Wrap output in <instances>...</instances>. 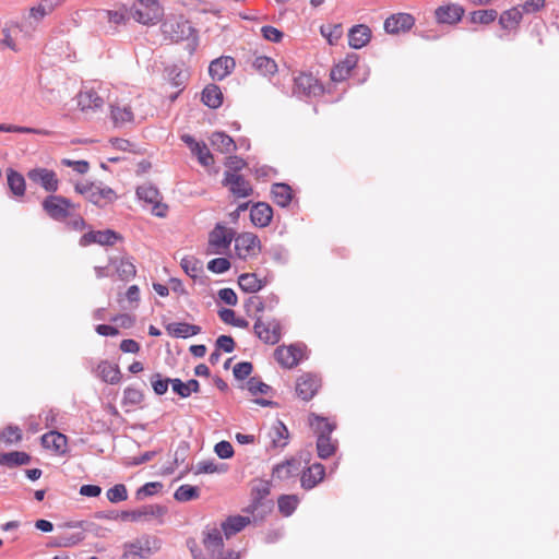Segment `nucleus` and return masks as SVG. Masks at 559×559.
<instances>
[{
	"instance_id": "f257e3e1",
	"label": "nucleus",
	"mask_w": 559,
	"mask_h": 559,
	"mask_svg": "<svg viewBox=\"0 0 559 559\" xmlns=\"http://www.w3.org/2000/svg\"><path fill=\"white\" fill-rule=\"evenodd\" d=\"M160 28L165 38L174 43L188 40L190 38H193L194 41L197 39L195 28L188 20L183 19V16H170L166 19Z\"/></svg>"
},
{
	"instance_id": "f03ea898",
	"label": "nucleus",
	"mask_w": 559,
	"mask_h": 559,
	"mask_svg": "<svg viewBox=\"0 0 559 559\" xmlns=\"http://www.w3.org/2000/svg\"><path fill=\"white\" fill-rule=\"evenodd\" d=\"M41 207L46 215L56 222H64L72 216L75 210V205L70 199L55 193L43 200Z\"/></svg>"
},
{
	"instance_id": "7ed1b4c3",
	"label": "nucleus",
	"mask_w": 559,
	"mask_h": 559,
	"mask_svg": "<svg viewBox=\"0 0 559 559\" xmlns=\"http://www.w3.org/2000/svg\"><path fill=\"white\" fill-rule=\"evenodd\" d=\"M74 189L97 206H105L117 199L116 192L109 187H100L94 182L76 183Z\"/></svg>"
},
{
	"instance_id": "20e7f679",
	"label": "nucleus",
	"mask_w": 559,
	"mask_h": 559,
	"mask_svg": "<svg viewBox=\"0 0 559 559\" xmlns=\"http://www.w3.org/2000/svg\"><path fill=\"white\" fill-rule=\"evenodd\" d=\"M253 331L257 337L265 344L275 345L282 338V325L275 318L264 321L262 317H257Z\"/></svg>"
},
{
	"instance_id": "39448f33",
	"label": "nucleus",
	"mask_w": 559,
	"mask_h": 559,
	"mask_svg": "<svg viewBox=\"0 0 559 559\" xmlns=\"http://www.w3.org/2000/svg\"><path fill=\"white\" fill-rule=\"evenodd\" d=\"M235 230L227 228L224 224L217 223L209 234V252L219 254L230 247L235 238Z\"/></svg>"
},
{
	"instance_id": "423d86ee",
	"label": "nucleus",
	"mask_w": 559,
	"mask_h": 559,
	"mask_svg": "<svg viewBox=\"0 0 559 559\" xmlns=\"http://www.w3.org/2000/svg\"><path fill=\"white\" fill-rule=\"evenodd\" d=\"M202 535V544L211 559L228 557V552L224 554V540L218 527L206 525Z\"/></svg>"
},
{
	"instance_id": "0eeeda50",
	"label": "nucleus",
	"mask_w": 559,
	"mask_h": 559,
	"mask_svg": "<svg viewBox=\"0 0 559 559\" xmlns=\"http://www.w3.org/2000/svg\"><path fill=\"white\" fill-rule=\"evenodd\" d=\"M136 195L140 200L152 205V214L157 217H165L168 205L162 202L159 190L152 183H144L136 188Z\"/></svg>"
},
{
	"instance_id": "6e6552de",
	"label": "nucleus",
	"mask_w": 559,
	"mask_h": 559,
	"mask_svg": "<svg viewBox=\"0 0 559 559\" xmlns=\"http://www.w3.org/2000/svg\"><path fill=\"white\" fill-rule=\"evenodd\" d=\"M305 349L302 344L282 345L274 350V358L282 367L292 369L304 359Z\"/></svg>"
},
{
	"instance_id": "1a4fd4ad",
	"label": "nucleus",
	"mask_w": 559,
	"mask_h": 559,
	"mask_svg": "<svg viewBox=\"0 0 559 559\" xmlns=\"http://www.w3.org/2000/svg\"><path fill=\"white\" fill-rule=\"evenodd\" d=\"M26 176L32 183L41 187L49 194L55 193L59 188V179L52 169L36 167L29 169Z\"/></svg>"
},
{
	"instance_id": "9d476101",
	"label": "nucleus",
	"mask_w": 559,
	"mask_h": 559,
	"mask_svg": "<svg viewBox=\"0 0 559 559\" xmlns=\"http://www.w3.org/2000/svg\"><path fill=\"white\" fill-rule=\"evenodd\" d=\"M294 93L298 96L316 97L324 93V87L311 73H300L294 80Z\"/></svg>"
},
{
	"instance_id": "9b49d317",
	"label": "nucleus",
	"mask_w": 559,
	"mask_h": 559,
	"mask_svg": "<svg viewBox=\"0 0 559 559\" xmlns=\"http://www.w3.org/2000/svg\"><path fill=\"white\" fill-rule=\"evenodd\" d=\"M321 388V379L312 373H304L296 381V394L302 401H310Z\"/></svg>"
},
{
	"instance_id": "f8f14e48",
	"label": "nucleus",
	"mask_w": 559,
	"mask_h": 559,
	"mask_svg": "<svg viewBox=\"0 0 559 559\" xmlns=\"http://www.w3.org/2000/svg\"><path fill=\"white\" fill-rule=\"evenodd\" d=\"M223 185L228 187L230 192L237 198H247L253 193L252 186L242 175L228 170L224 173Z\"/></svg>"
},
{
	"instance_id": "ddd939ff",
	"label": "nucleus",
	"mask_w": 559,
	"mask_h": 559,
	"mask_svg": "<svg viewBox=\"0 0 559 559\" xmlns=\"http://www.w3.org/2000/svg\"><path fill=\"white\" fill-rule=\"evenodd\" d=\"M235 240V250L239 258L246 259L249 255H255L261 248L259 237L252 233H241Z\"/></svg>"
},
{
	"instance_id": "4468645a",
	"label": "nucleus",
	"mask_w": 559,
	"mask_h": 559,
	"mask_svg": "<svg viewBox=\"0 0 559 559\" xmlns=\"http://www.w3.org/2000/svg\"><path fill=\"white\" fill-rule=\"evenodd\" d=\"M301 460L290 457L273 466L272 477L280 481H286L297 477L301 472Z\"/></svg>"
},
{
	"instance_id": "2eb2a0df",
	"label": "nucleus",
	"mask_w": 559,
	"mask_h": 559,
	"mask_svg": "<svg viewBox=\"0 0 559 559\" xmlns=\"http://www.w3.org/2000/svg\"><path fill=\"white\" fill-rule=\"evenodd\" d=\"M121 236L111 229L106 230H92L85 233L79 240L81 247H87L92 243H98L100 246H112Z\"/></svg>"
},
{
	"instance_id": "dca6fc26",
	"label": "nucleus",
	"mask_w": 559,
	"mask_h": 559,
	"mask_svg": "<svg viewBox=\"0 0 559 559\" xmlns=\"http://www.w3.org/2000/svg\"><path fill=\"white\" fill-rule=\"evenodd\" d=\"M465 10L461 4L449 3L440 5L435 11V17L440 24L454 25L464 16Z\"/></svg>"
},
{
	"instance_id": "f3484780",
	"label": "nucleus",
	"mask_w": 559,
	"mask_h": 559,
	"mask_svg": "<svg viewBox=\"0 0 559 559\" xmlns=\"http://www.w3.org/2000/svg\"><path fill=\"white\" fill-rule=\"evenodd\" d=\"M415 25V19L409 13H396L384 21V29L389 34L407 32Z\"/></svg>"
},
{
	"instance_id": "a211bd4d",
	"label": "nucleus",
	"mask_w": 559,
	"mask_h": 559,
	"mask_svg": "<svg viewBox=\"0 0 559 559\" xmlns=\"http://www.w3.org/2000/svg\"><path fill=\"white\" fill-rule=\"evenodd\" d=\"M300 484L305 490L314 488L325 476V468L321 463H313L306 469L301 468Z\"/></svg>"
},
{
	"instance_id": "6ab92c4d",
	"label": "nucleus",
	"mask_w": 559,
	"mask_h": 559,
	"mask_svg": "<svg viewBox=\"0 0 559 559\" xmlns=\"http://www.w3.org/2000/svg\"><path fill=\"white\" fill-rule=\"evenodd\" d=\"M130 15L134 21L143 25H155L164 16V8H131Z\"/></svg>"
},
{
	"instance_id": "aec40b11",
	"label": "nucleus",
	"mask_w": 559,
	"mask_h": 559,
	"mask_svg": "<svg viewBox=\"0 0 559 559\" xmlns=\"http://www.w3.org/2000/svg\"><path fill=\"white\" fill-rule=\"evenodd\" d=\"M273 217V209L266 202H258L250 210V219L257 227H266Z\"/></svg>"
},
{
	"instance_id": "412c9836",
	"label": "nucleus",
	"mask_w": 559,
	"mask_h": 559,
	"mask_svg": "<svg viewBox=\"0 0 559 559\" xmlns=\"http://www.w3.org/2000/svg\"><path fill=\"white\" fill-rule=\"evenodd\" d=\"M358 56L356 53L347 55L343 61H340L334 68L331 70V80L334 82H343L345 81L352 70L357 66Z\"/></svg>"
},
{
	"instance_id": "4be33fe9",
	"label": "nucleus",
	"mask_w": 559,
	"mask_h": 559,
	"mask_svg": "<svg viewBox=\"0 0 559 559\" xmlns=\"http://www.w3.org/2000/svg\"><path fill=\"white\" fill-rule=\"evenodd\" d=\"M235 60L231 57H219L213 60L209 66V73L213 80H223L235 68Z\"/></svg>"
},
{
	"instance_id": "5701e85b",
	"label": "nucleus",
	"mask_w": 559,
	"mask_h": 559,
	"mask_svg": "<svg viewBox=\"0 0 559 559\" xmlns=\"http://www.w3.org/2000/svg\"><path fill=\"white\" fill-rule=\"evenodd\" d=\"M68 439L66 435L51 430L41 436V445L45 449H50L58 454H64L67 452Z\"/></svg>"
},
{
	"instance_id": "b1692460",
	"label": "nucleus",
	"mask_w": 559,
	"mask_h": 559,
	"mask_svg": "<svg viewBox=\"0 0 559 559\" xmlns=\"http://www.w3.org/2000/svg\"><path fill=\"white\" fill-rule=\"evenodd\" d=\"M371 39V29L365 24L354 25L348 32V45L354 49L365 47Z\"/></svg>"
},
{
	"instance_id": "393cba45",
	"label": "nucleus",
	"mask_w": 559,
	"mask_h": 559,
	"mask_svg": "<svg viewBox=\"0 0 559 559\" xmlns=\"http://www.w3.org/2000/svg\"><path fill=\"white\" fill-rule=\"evenodd\" d=\"M271 197L276 205L287 207L294 198V192L288 183L275 182L271 186Z\"/></svg>"
},
{
	"instance_id": "a878e982",
	"label": "nucleus",
	"mask_w": 559,
	"mask_h": 559,
	"mask_svg": "<svg viewBox=\"0 0 559 559\" xmlns=\"http://www.w3.org/2000/svg\"><path fill=\"white\" fill-rule=\"evenodd\" d=\"M270 448L284 449L288 444L289 431L282 420H276L269 431Z\"/></svg>"
},
{
	"instance_id": "bb28decb",
	"label": "nucleus",
	"mask_w": 559,
	"mask_h": 559,
	"mask_svg": "<svg viewBox=\"0 0 559 559\" xmlns=\"http://www.w3.org/2000/svg\"><path fill=\"white\" fill-rule=\"evenodd\" d=\"M250 522L251 519L249 516L230 515L222 522L219 530L224 533L226 538H230L241 532Z\"/></svg>"
},
{
	"instance_id": "cd10ccee",
	"label": "nucleus",
	"mask_w": 559,
	"mask_h": 559,
	"mask_svg": "<svg viewBox=\"0 0 559 559\" xmlns=\"http://www.w3.org/2000/svg\"><path fill=\"white\" fill-rule=\"evenodd\" d=\"M169 335L177 338H188L201 333V326L187 322H173L166 325Z\"/></svg>"
},
{
	"instance_id": "c85d7f7f",
	"label": "nucleus",
	"mask_w": 559,
	"mask_h": 559,
	"mask_svg": "<svg viewBox=\"0 0 559 559\" xmlns=\"http://www.w3.org/2000/svg\"><path fill=\"white\" fill-rule=\"evenodd\" d=\"M98 377L106 383L117 384L121 380V371L118 365L108 360H102L97 366Z\"/></svg>"
},
{
	"instance_id": "c756f323",
	"label": "nucleus",
	"mask_w": 559,
	"mask_h": 559,
	"mask_svg": "<svg viewBox=\"0 0 559 559\" xmlns=\"http://www.w3.org/2000/svg\"><path fill=\"white\" fill-rule=\"evenodd\" d=\"M7 183L10 192L14 198H23L26 191L25 178L22 174L13 168L7 169Z\"/></svg>"
},
{
	"instance_id": "7c9ffc66",
	"label": "nucleus",
	"mask_w": 559,
	"mask_h": 559,
	"mask_svg": "<svg viewBox=\"0 0 559 559\" xmlns=\"http://www.w3.org/2000/svg\"><path fill=\"white\" fill-rule=\"evenodd\" d=\"M238 285L245 293L255 294L266 285V280H261L255 273H243L238 277Z\"/></svg>"
},
{
	"instance_id": "2f4dec72",
	"label": "nucleus",
	"mask_w": 559,
	"mask_h": 559,
	"mask_svg": "<svg viewBox=\"0 0 559 559\" xmlns=\"http://www.w3.org/2000/svg\"><path fill=\"white\" fill-rule=\"evenodd\" d=\"M211 145L223 154L231 153L237 150V145L231 136L222 131L213 132L210 136Z\"/></svg>"
},
{
	"instance_id": "473e14b6",
	"label": "nucleus",
	"mask_w": 559,
	"mask_h": 559,
	"mask_svg": "<svg viewBox=\"0 0 559 559\" xmlns=\"http://www.w3.org/2000/svg\"><path fill=\"white\" fill-rule=\"evenodd\" d=\"M104 105V99L93 90L80 92L78 95V106L82 111L97 109Z\"/></svg>"
},
{
	"instance_id": "72a5a7b5",
	"label": "nucleus",
	"mask_w": 559,
	"mask_h": 559,
	"mask_svg": "<svg viewBox=\"0 0 559 559\" xmlns=\"http://www.w3.org/2000/svg\"><path fill=\"white\" fill-rule=\"evenodd\" d=\"M202 103L209 108L216 109L222 106L223 93L216 84H209L202 91Z\"/></svg>"
},
{
	"instance_id": "f704fd0d",
	"label": "nucleus",
	"mask_w": 559,
	"mask_h": 559,
	"mask_svg": "<svg viewBox=\"0 0 559 559\" xmlns=\"http://www.w3.org/2000/svg\"><path fill=\"white\" fill-rule=\"evenodd\" d=\"M31 462V455L22 451L2 452L0 453V465L14 467L25 465Z\"/></svg>"
},
{
	"instance_id": "c9c22d12",
	"label": "nucleus",
	"mask_w": 559,
	"mask_h": 559,
	"mask_svg": "<svg viewBox=\"0 0 559 559\" xmlns=\"http://www.w3.org/2000/svg\"><path fill=\"white\" fill-rule=\"evenodd\" d=\"M273 501H259V503L251 502L246 509L245 512L250 513L252 515V521L254 523L263 522L264 519L272 512Z\"/></svg>"
},
{
	"instance_id": "e433bc0d",
	"label": "nucleus",
	"mask_w": 559,
	"mask_h": 559,
	"mask_svg": "<svg viewBox=\"0 0 559 559\" xmlns=\"http://www.w3.org/2000/svg\"><path fill=\"white\" fill-rule=\"evenodd\" d=\"M523 12L519 8L503 11L499 17V24L504 29H515L522 21Z\"/></svg>"
},
{
	"instance_id": "4c0bfd02",
	"label": "nucleus",
	"mask_w": 559,
	"mask_h": 559,
	"mask_svg": "<svg viewBox=\"0 0 559 559\" xmlns=\"http://www.w3.org/2000/svg\"><path fill=\"white\" fill-rule=\"evenodd\" d=\"M180 266L194 281L203 273L202 261L193 255L183 257L180 261Z\"/></svg>"
},
{
	"instance_id": "58836bf2",
	"label": "nucleus",
	"mask_w": 559,
	"mask_h": 559,
	"mask_svg": "<svg viewBox=\"0 0 559 559\" xmlns=\"http://www.w3.org/2000/svg\"><path fill=\"white\" fill-rule=\"evenodd\" d=\"M309 421L318 436L331 437V433L336 428L334 423H330L328 418L316 414L310 415Z\"/></svg>"
},
{
	"instance_id": "ea45409f",
	"label": "nucleus",
	"mask_w": 559,
	"mask_h": 559,
	"mask_svg": "<svg viewBox=\"0 0 559 559\" xmlns=\"http://www.w3.org/2000/svg\"><path fill=\"white\" fill-rule=\"evenodd\" d=\"M297 495H281L277 499L278 511L283 516H290L299 504Z\"/></svg>"
},
{
	"instance_id": "a19ab883",
	"label": "nucleus",
	"mask_w": 559,
	"mask_h": 559,
	"mask_svg": "<svg viewBox=\"0 0 559 559\" xmlns=\"http://www.w3.org/2000/svg\"><path fill=\"white\" fill-rule=\"evenodd\" d=\"M85 539L83 532L63 533L53 538L52 546L55 547H73Z\"/></svg>"
},
{
	"instance_id": "79ce46f5",
	"label": "nucleus",
	"mask_w": 559,
	"mask_h": 559,
	"mask_svg": "<svg viewBox=\"0 0 559 559\" xmlns=\"http://www.w3.org/2000/svg\"><path fill=\"white\" fill-rule=\"evenodd\" d=\"M336 451V442H333L331 437L318 436L317 438V452L320 459H329Z\"/></svg>"
},
{
	"instance_id": "37998d69",
	"label": "nucleus",
	"mask_w": 559,
	"mask_h": 559,
	"mask_svg": "<svg viewBox=\"0 0 559 559\" xmlns=\"http://www.w3.org/2000/svg\"><path fill=\"white\" fill-rule=\"evenodd\" d=\"M498 16L495 9L476 10L469 13V21L473 24L488 25L492 23Z\"/></svg>"
},
{
	"instance_id": "c03bdc74",
	"label": "nucleus",
	"mask_w": 559,
	"mask_h": 559,
	"mask_svg": "<svg viewBox=\"0 0 559 559\" xmlns=\"http://www.w3.org/2000/svg\"><path fill=\"white\" fill-rule=\"evenodd\" d=\"M110 108L111 119L116 126L131 122L134 118L130 106L111 105Z\"/></svg>"
},
{
	"instance_id": "a18cd8bd",
	"label": "nucleus",
	"mask_w": 559,
	"mask_h": 559,
	"mask_svg": "<svg viewBox=\"0 0 559 559\" xmlns=\"http://www.w3.org/2000/svg\"><path fill=\"white\" fill-rule=\"evenodd\" d=\"M253 67L263 75L274 74L277 71L276 62L266 56H258L253 61Z\"/></svg>"
},
{
	"instance_id": "49530a36",
	"label": "nucleus",
	"mask_w": 559,
	"mask_h": 559,
	"mask_svg": "<svg viewBox=\"0 0 559 559\" xmlns=\"http://www.w3.org/2000/svg\"><path fill=\"white\" fill-rule=\"evenodd\" d=\"M117 274L122 281H130L136 274L135 265L129 258H122L117 264L116 267Z\"/></svg>"
},
{
	"instance_id": "de8ad7c7",
	"label": "nucleus",
	"mask_w": 559,
	"mask_h": 559,
	"mask_svg": "<svg viewBox=\"0 0 559 559\" xmlns=\"http://www.w3.org/2000/svg\"><path fill=\"white\" fill-rule=\"evenodd\" d=\"M190 151L202 166L207 167L214 163V157L204 142H198Z\"/></svg>"
},
{
	"instance_id": "09e8293b",
	"label": "nucleus",
	"mask_w": 559,
	"mask_h": 559,
	"mask_svg": "<svg viewBox=\"0 0 559 559\" xmlns=\"http://www.w3.org/2000/svg\"><path fill=\"white\" fill-rule=\"evenodd\" d=\"M200 496V490L195 486L191 485H181L177 488L174 493V498L179 502H187L194 499H198Z\"/></svg>"
},
{
	"instance_id": "8fccbe9b",
	"label": "nucleus",
	"mask_w": 559,
	"mask_h": 559,
	"mask_svg": "<svg viewBox=\"0 0 559 559\" xmlns=\"http://www.w3.org/2000/svg\"><path fill=\"white\" fill-rule=\"evenodd\" d=\"M247 389L253 396L258 394L267 395L273 393L272 386L261 381L258 377L249 378L247 381Z\"/></svg>"
},
{
	"instance_id": "3c124183",
	"label": "nucleus",
	"mask_w": 559,
	"mask_h": 559,
	"mask_svg": "<svg viewBox=\"0 0 559 559\" xmlns=\"http://www.w3.org/2000/svg\"><path fill=\"white\" fill-rule=\"evenodd\" d=\"M320 32L328 39L329 44L334 45L343 35V26L342 24L322 25Z\"/></svg>"
},
{
	"instance_id": "603ef678",
	"label": "nucleus",
	"mask_w": 559,
	"mask_h": 559,
	"mask_svg": "<svg viewBox=\"0 0 559 559\" xmlns=\"http://www.w3.org/2000/svg\"><path fill=\"white\" fill-rule=\"evenodd\" d=\"M271 492V486L269 481H260L251 489V502L259 503V501H269L266 498Z\"/></svg>"
},
{
	"instance_id": "864d4df0",
	"label": "nucleus",
	"mask_w": 559,
	"mask_h": 559,
	"mask_svg": "<svg viewBox=\"0 0 559 559\" xmlns=\"http://www.w3.org/2000/svg\"><path fill=\"white\" fill-rule=\"evenodd\" d=\"M144 399V394L140 389L133 386H127L123 391V405L136 406Z\"/></svg>"
},
{
	"instance_id": "5fc2aeb1",
	"label": "nucleus",
	"mask_w": 559,
	"mask_h": 559,
	"mask_svg": "<svg viewBox=\"0 0 559 559\" xmlns=\"http://www.w3.org/2000/svg\"><path fill=\"white\" fill-rule=\"evenodd\" d=\"M153 391L156 395H163L167 392L171 378H163L160 373H153L150 378Z\"/></svg>"
},
{
	"instance_id": "6e6d98bb",
	"label": "nucleus",
	"mask_w": 559,
	"mask_h": 559,
	"mask_svg": "<svg viewBox=\"0 0 559 559\" xmlns=\"http://www.w3.org/2000/svg\"><path fill=\"white\" fill-rule=\"evenodd\" d=\"M0 440L8 444L20 442L22 440V431L17 426H7L0 431Z\"/></svg>"
},
{
	"instance_id": "4d7b16f0",
	"label": "nucleus",
	"mask_w": 559,
	"mask_h": 559,
	"mask_svg": "<svg viewBox=\"0 0 559 559\" xmlns=\"http://www.w3.org/2000/svg\"><path fill=\"white\" fill-rule=\"evenodd\" d=\"M243 309L248 316H251L252 310L261 313L266 309V304L260 296H250L245 300Z\"/></svg>"
},
{
	"instance_id": "13d9d810",
	"label": "nucleus",
	"mask_w": 559,
	"mask_h": 559,
	"mask_svg": "<svg viewBox=\"0 0 559 559\" xmlns=\"http://www.w3.org/2000/svg\"><path fill=\"white\" fill-rule=\"evenodd\" d=\"M106 496L111 503H118L128 499V490L126 485L117 484L107 490Z\"/></svg>"
},
{
	"instance_id": "bf43d9fd",
	"label": "nucleus",
	"mask_w": 559,
	"mask_h": 559,
	"mask_svg": "<svg viewBox=\"0 0 559 559\" xmlns=\"http://www.w3.org/2000/svg\"><path fill=\"white\" fill-rule=\"evenodd\" d=\"M0 132L31 133L47 135L48 131L29 127H20L14 124L0 123Z\"/></svg>"
},
{
	"instance_id": "052dcab7",
	"label": "nucleus",
	"mask_w": 559,
	"mask_h": 559,
	"mask_svg": "<svg viewBox=\"0 0 559 559\" xmlns=\"http://www.w3.org/2000/svg\"><path fill=\"white\" fill-rule=\"evenodd\" d=\"M223 472H226L224 464L217 465L214 461H201L195 467V474H213Z\"/></svg>"
},
{
	"instance_id": "680f3d73",
	"label": "nucleus",
	"mask_w": 559,
	"mask_h": 559,
	"mask_svg": "<svg viewBox=\"0 0 559 559\" xmlns=\"http://www.w3.org/2000/svg\"><path fill=\"white\" fill-rule=\"evenodd\" d=\"M162 488H163V484L159 481L146 483L136 490L135 497L138 500H142L145 497L155 495Z\"/></svg>"
},
{
	"instance_id": "e2e57ef3",
	"label": "nucleus",
	"mask_w": 559,
	"mask_h": 559,
	"mask_svg": "<svg viewBox=\"0 0 559 559\" xmlns=\"http://www.w3.org/2000/svg\"><path fill=\"white\" fill-rule=\"evenodd\" d=\"M230 266V261L227 258H215L207 263V270L216 274L227 272Z\"/></svg>"
},
{
	"instance_id": "0e129e2a",
	"label": "nucleus",
	"mask_w": 559,
	"mask_h": 559,
	"mask_svg": "<svg viewBox=\"0 0 559 559\" xmlns=\"http://www.w3.org/2000/svg\"><path fill=\"white\" fill-rule=\"evenodd\" d=\"M252 369H253V366L249 361L238 362L234 367V370H233L234 377L237 380H245V379H247L250 376V373L252 372Z\"/></svg>"
},
{
	"instance_id": "69168bd1",
	"label": "nucleus",
	"mask_w": 559,
	"mask_h": 559,
	"mask_svg": "<svg viewBox=\"0 0 559 559\" xmlns=\"http://www.w3.org/2000/svg\"><path fill=\"white\" fill-rule=\"evenodd\" d=\"M214 451L219 459H230L234 455V448L228 441H219L215 444Z\"/></svg>"
},
{
	"instance_id": "338daca9",
	"label": "nucleus",
	"mask_w": 559,
	"mask_h": 559,
	"mask_svg": "<svg viewBox=\"0 0 559 559\" xmlns=\"http://www.w3.org/2000/svg\"><path fill=\"white\" fill-rule=\"evenodd\" d=\"M140 510L143 519L162 516L166 512V509L159 504L143 506Z\"/></svg>"
},
{
	"instance_id": "774afa93",
	"label": "nucleus",
	"mask_w": 559,
	"mask_h": 559,
	"mask_svg": "<svg viewBox=\"0 0 559 559\" xmlns=\"http://www.w3.org/2000/svg\"><path fill=\"white\" fill-rule=\"evenodd\" d=\"M261 33L266 40H270L272 43L281 41L284 36L282 31L271 25L262 26Z\"/></svg>"
}]
</instances>
